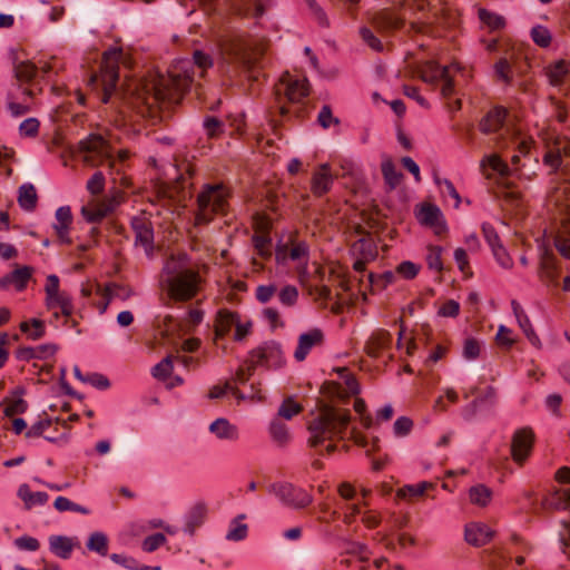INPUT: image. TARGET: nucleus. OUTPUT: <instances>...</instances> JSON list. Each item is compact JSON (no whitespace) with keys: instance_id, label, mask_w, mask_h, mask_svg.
I'll return each instance as SVG.
<instances>
[{"instance_id":"obj_62","label":"nucleus","mask_w":570,"mask_h":570,"mask_svg":"<svg viewBox=\"0 0 570 570\" xmlns=\"http://www.w3.org/2000/svg\"><path fill=\"white\" fill-rule=\"evenodd\" d=\"M493 256L500 266L503 268H511L513 266V261L510 255L507 253L502 245H498L492 248Z\"/></svg>"},{"instance_id":"obj_9","label":"nucleus","mask_w":570,"mask_h":570,"mask_svg":"<svg viewBox=\"0 0 570 570\" xmlns=\"http://www.w3.org/2000/svg\"><path fill=\"white\" fill-rule=\"evenodd\" d=\"M268 492L274 494L283 505L291 509H304L313 501L309 493L289 482H274L268 485Z\"/></svg>"},{"instance_id":"obj_51","label":"nucleus","mask_w":570,"mask_h":570,"mask_svg":"<svg viewBox=\"0 0 570 570\" xmlns=\"http://www.w3.org/2000/svg\"><path fill=\"white\" fill-rule=\"evenodd\" d=\"M166 542L167 539L163 533H155L145 538L141 543V548L145 552H154Z\"/></svg>"},{"instance_id":"obj_36","label":"nucleus","mask_w":570,"mask_h":570,"mask_svg":"<svg viewBox=\"0 0 570 570\" xmlns=\"http://www.w3.org/2000/svg\"><path fill=\"white\" fill-rule=\"evenodd\" d=\"M24 393V390L22 387H17L12 394V399H6V409L4 414L7 416H12L14 414H21L26 412L27 410V402L21 397V395Z\"/></svg>"},{"instance_id":"obj_39","label":"nucleus","mask_w":570,"mask_h":570,"mask_svg":"<svg viewBox=\"0 0 570 570\" xmlns=\"http://www.w3.org/2000/svg\"><path fill=\"white\" fill-rule=\"evenodd\" d=\"M492 497V491L484 484H476L469 490V499L471 503L479 507H485Z\"/></svg>"},{"instance_id":"obj_29","label":"nucleus","mask_w":570,"mask_h":570,"mask_svg":"<svg viewBox=\"0 0 570 570\" xmlns=\"http://www.w3.org/2000/svg\"><path fill=\"white\" fill-rule=\"evenodd\" d=\"M49 548L55 556L68 559L73 550V542L71 538L65 535H51L49 537Z\"/></svg>"},{"instance_id":"obj_22","label":"nucleus","mask_w":570,"mask_h":570,"mask_svg":"<svg viewBox=\"0 0 570 570\" xmlns=\"http://www.w3.org/2000/svg\"><path fill=\"white\" fill-rule=\"evenodd\" d=\"M53 229L62 243H70L69 228L72 223V214L69 206H61L55 214Z\"/></svg>"},{"instance_id":"obj_50","label":"nucleus","mask_w":570,"mask_h":570,"mask_svg":"<svg viewBox=\"0 0 570 570\" xmlns=\"http://www.w3.org/2000/svg\"><path fill=\"white\" fill-rule=\"evenodd\" d=\"M511 65L505 58L499 59L494 65V75L498 80L509 83L511 81Z\"/></svg>"},{"instance_id":"obj_42","label":"nucleus","mask_w":570,"mask_h":570,"mask_svg":"<svg viewBox=\"0 0 570 570\" xmlns=\"http://www.w3.org/2000/svg\"><path fill=\"white\" fill-rule=\"evenodd\" d=\"M244 514H239L235 518L229 525V529L226 533V539L228 541H242L247 537L248 528L245 523H240L239 519H244Z\"/></svg>"},{"instance_id":"obj_37","label":"nucleus","mask_w":570,"mask_h":570,"mask_svg":"<svg viewBox=\"0 0 570 570\" xmlns=\"http://www.w3.org/2000/svg\"><path fill=\"white\" fill-rule=\"evenodd\" d=\"M550 81L554 86L570 87V68L563 61L556 63L549 71Z\"/></svg>"},{"instance_id":"obj_34","label":"nucleus","mask_w":570,"mask_h":570,"mask_svg":"<svg viewBox=\"0 0 570 570\" xmlns=\"http://www.w3.org/2000/svg\"><path fill=\"white\" fill-rule=\"evenodd\" d=\"M253 245L255 247V250L257 255L262 259H269L273 254V245H272V238L269 235L265 232L255 233L253 235Z\"/></svg>"},{"instance_id":"obj_61","label":"nucleus","mask_w":570,"mask_h":570,"mask_svg":"<svg viewBox=\"0 0 570 570\" xmlns=\"http://www.w3.org/2000/svg\"><path fill=\"white\" fill-rule=\"evenodd\" d=\"M109 558L116 564H119L128 570H138L139 563L132 557H129L126 554L112 553V554H110Z\"/></svg>"},{"instance_id":"obj_15","label":"nucleus","mask_w":570,"mask_h":570,"mask_svg":"<svg viewBox=\"0 0 570 570\" xmlns=\"http://www.w3.org/2000/svg\"><path fill=\"white\" fill-rule=\"evenodd\" d=\"M32 272L33 269L29 266L16 268L0 278V288L8 289L13 287L18 292L23 291L32 276Z\"/></svg>"},{"instance_id":"obj_6","label":"nucleus","mask_w":570,"mask_h":570,"mask_svg":"<svg viewBox=\"0 0 570 570\" xmlns=\"http://www.w3.org/2000/svg\"><path fill=\"white\" fill-rule=\"evenodd\" d=\"M307 95L308 88L306 79H294L288 73L285 75L275 89L276 105L272 107V117H274L275 112L283 118L291 116L299 117L303 111L302 107H294L292 109L286 106L285 101L296 105L299 104Z\"/></svg>"},{"instance_id":"obj_55","label":"nucleus","mask_w":570,"mask_h":570,"mask_svg":"<svg viewBox=\"0 0 570 570\" xmlns=\"http://www.w3.org/2000/svg\"><path fill=\"white\" fill-rule=\"evenodd\" d=\"M14 547L22 551H37L40 548L38 539L30 535H22L14 539Z\"/></svg>"},{"instance_id":"obj_18","label":"nucleus","mask_w":570,"mask_h":570,"mask_svg":"<svg viewBox=\"0 0 570 570\" xmlns=\"http://www.w3.org/2000/svg\"><path fill=\"white\" fill-rule=\"evenodd\" d=\"M558 266L553 255L544 249L541 255V262L539 267L540 279L549 287L558 286Z\"/></svg>"},{"instance_id":"obj_14","label":"nucleus","mask_w":570,"mask_h":570,"mask_svg":"<svg viewBox=\"0 0 570 570\" xmlns=\"http://www.w3.org/2000/svg\"><path fill=\"white\" fill-rule=\"evenodd\" d=\"M533 439V432L529 428H522L514 432L511 442V456L519 465H522L529 458Z\"/></svg>"},{"instance_id":"obj_60","label":"nucleus","mask_w":570,"mask_h":570,"mask_svg":"<svg viewBox=\"0 0 570 570\" xmlns=\"http://www.w3.org/2000/svg\"><path fill=\"white\" fill-rule=\"evenodd\" d=\"M98 390H107L110 386V382L107 376L100 373H88L86 374V382Z\"/></svg>"},{"instance_id":"obj_30","label":"nucleus","mask_w":570,"mask_h":570,"mask_svg":"<svg viewBox=\"0 0 570 570\" xmlns=\"http://www.w3.org/2000/svg\"><path fill=\"white\" fill-rule=\"evenodd\" d=\"M18 497L23 501L26 509L42 505L48 501L46 492H32L28 484H21L18 489Z\"/></svg>"},{"instance_id":"obj_2","label":"nucleus","mask_w":570,"mask_h":570,"mask_svg":"<svg viewBox=\"0 0 570 570\" xmlns=\"http://www.w3.org/2000/svg\"><path fill=\"white\" fill-rule=\"evenodd\" d=\"M351 414L346 409L334 404H324L318 414L308 422V444L312 448L325 446L331 453L336 449V441L345 440L347 435L361 446H366V440L355 428L350 429Z\"/></svg>"},{"instance_id":"obj_45","label":"nucleus","mask_w":570,"mask_h":570,"mask_svg":"<svg viewBox=\"0 0 570 570\" xmlns=\"http://www.w3.org/2000/svg\"><path fill=\"white\" fill-rule=\"evenodd\" d=\"M53 507L60 512L72 511V512H78L81 514L90 513L89 509H87L86 507H82L78 503L72 502L71 500H69L66 497H58L53 502Z\"/></svg>"},{"instance_id":"obj_16","label":"nucleus","mask_w":570,"mask_h":570,"mask_svg":"<svg viewBox=\"0 0 570 570\" xmlns=\"http://www.w3.org/2000/svg\"><path fill=\"white\" fill-rule=\"evenodd\" d=\"M442 218L443 215L440 208L431 204L423 205L417 214L419 222L433 228L438 235L445 230V224Z\"/></svg>"},{"instance_id":"obj_32","label":"nucleus","mask_w":570,"mask_h":570,"mask_svg":"<svg viewBox=\"0 0 570 570\" xmlns=\"http://www.w3.org/2000/svg\"><path fill=\"white\" fill-rule=\"evenodd\" d=\"M37 190L30 183H26L19 187L18 203L24 210H33L37 206Z\"/></svg>"},{"instance_id":"obj_48","label":"nucleus","mask_w":570,"mask_h":570,"mask_svg":"<svg viewBox=\"0 0 570 570\" xmlns=\"http://www.w3.org/2000/svg\"><path fill=\"white\" fill-rule=\"evenodd\" d=\"M174 370L173 365V357L169 355L161 360L158 364H156L153 370V376L157 380H166L171 375V372Z\"/></svg>"},{"instance_id":"obj_58","label":"nucleus","mask_w":570,"mask_h":570,"mask_svg":"<svg viewBox=\"0 0 570 570\" xmlns=\"http://www.w3.org/2000/svg\"><path fill=\"white\" fill-rule=\"evenodd\" d=\"M361 38L363 41L373 50L382 51L383 45L381 40L371 31V29L363 27L360 30Z\"/></svg>"},{"instance_id":"obj_4","label":"nucleus","mask_w":570,"mask_h":570,"mask_svg":"<svg viewBox=\"0 0 570 570\" xmlns=\"http://www.w3.org/2000/svg\"><path fill=\"white\" fill-rule=\"evenodd\" d=\"M507 110L501 107L491 109L480 121V130L483 134H499L495 142L499 147L512 145L521 154L525 155L531 147L532 139L522 135L519 130L505 124Z\"/></svg>"},{"instance_id":"obj_49","label":"nucleus","mask_w":570,"mask_h":570,"mask_svg":"<svg viewBox=\"0 0 570 570\" xmlns=\"http://www.w3.org/2000/svg\"><path fill=\"white\" fill-rule=\"evenodd\" d=\"M382 174L390 187L394 188L400 183L401 174L396 170L391 159L382 163Z\"/></svg>"},{"instance_id":"obj_25","label":"nucleus","mask_w":570,"mask_h":570,"mask_svg":"<svg viewBox=\"0 0 570 570\" xmlns=\"http://www.w3.org/2000/svg\"><path fill=\"white\" fill-rule=\"evenodd\" d=\"M372 23L380 31H390L401 28L404 21L390 9H383L373 14Z\"/></svg>"},{"instance_id":"obj_11","label":"nucleus","mask_w":570,"mask_h":570,"mask_svg":"<svg viewBox=\"0 0 570 570\" xmlns=\"http://www.w3.org/2000/svg\"><path fill=\"white\" fill-rule=\"evenodd\" d=\"M131 228L135 233V245L141 246L148 257H153L155 243H154V228L150 217L146 213H140L131 218Z\"/></svg>"},{"instance_id":"obj_12","label":"nucleus","mask_w":570,"mask_h":570,"mask_svg":"<svg viewBox=\"0 0 570 570\" xmlns=\"http://www.w3.org/2000/svg\"><path fill=\"white\" fill-rule=\"evenodd\" d=\"M258 52L244 40L233 41L225 50V60L242 68L250 69L257 62Z\"/></svg>"},{"instance_id":"obj_7","label":"nucleus","mask_w":570,"mask_h":570,"mask_svg":"<svg viewBox=\"0 0 570 570\" xmlns=\"http://www.w3.org/2000/svg\"><path fill=\"white\" fill-rule=\"evenodd\" d=\"M122 56V51L120 49H110L104 53L102 63H101V73L100 76L92 75L90 78V83L95 85L100 81L101 85V101L107 104L112 94H118L117 82L119 77V68L118 63Z\"/></svg>"},{"instance_id":"obj_26","label":"nucleus","mask_w":570,"mask_h":570,"mask_svg":"<svg viewBox=\"0 0 570 570\" xmlns=\"http://www.w3.org/2000/svg\"><path fill=\"white\" fill-rule=\"evenodd\" d=\"M511 306L513 314L518 321V324L525 334V336L528 337V340L531 342L532 345L539 346L540 340L538 335L534 333L531 322L525 312L523 311V308L521 307V305L517 301H512Z\"/></svg>"},{"instance_id":"obj_41","label":"nucleus","mask_w":570,"mask_h":570,"mask_svg":"<svg viewBox=\"0 0 570 570\" xmlns=\"http://www.w3.org/2000/svg\"><path fill=\"white\" fill-rule=\"evenodd\" d=\"M490 167L493 171L498 173L501 177L511 175V169L498 155L485 156L481 161V167Z\"/></svg>"},{"instance_id":"obj_64","label":"nucleus","mask_w":570,"mask_h":570,"mask_svg":"<svg viewBox=\"0 0 570 570\" xmlns=\"http://www.w3.org/2000/svg\"><path fill=\"white\" fill-rule=\"evenodd\" d=\"M39 130V121L36 118H28L19 126V131L22 136L32 137Z\"/></svg>"},{"instance_id":"obj_38","label":"nucleus","mask_w":570,"mask_h":570,"mask_svg":"<svg viewBox=\"0 0 570 570\" xmlns=\"http://www.w3.org/2000/svg\"><path fill=\"white\" fill-rule=\"evenodd\" d=\"M391 342V336L386 332L373 335L366 344V352L370 356L376 357L381 350L385 348Z\"/></svg>"},{"instance_id":"obj_17","label":"nucleus","mask_w":570,"mask_h":570,"mask_svg":"<svg viewBox=\"0 0 570 570\" xmlns=\"http://www.w3.org/2000/svg\"><path fill=\"white\" fill-rule=\"evenodd\" d=\"M493 537V531L484 523L471 522L465 525L464 539L474 547L487 544Z\"/></svg>"},{"instance_id":"obj_35","label":"nucleus","mask_w":570,"mask_h":570,"mask_svg":"<svg viewBox=\"0 0 570 570\" xmlns=\"http://www.w3.org/2000/svg\"><path fill=\"white\" fill-rule=\"evenodd\" d=\"M86 547L89 551L96 552L99 556H107L109 548V540L107 534L101 531H95L88 537Z\"/></svg>"},{"instance_id":"obj_10","label":"nucleus","mask_w":570,"mask_h":570,"mask_svg":"<svg viewBox=\"0 0 570 570\" xmlns=\"http://www.w3.org/2000/svg\"><path fill=\"white\" fill-rule=\"evenodd\" d=\"M451 68L459 70V67H441L435 62H425L421 68V78L429 83L442 81L441 94L443 97H450L454 92L453 81L450 73Z\"/></svg>"},{"instance_id":"obj_21","label":"nucleus","mask_w":570,"mask_h":570,"mask_svg":"<svg viewBox=\"0 0 570 570\" xmlns=\"http://www.w3.org/2000/svg\"><path fill=\"white\" fill-rule=\"evenodd\" d=\"M333 184V175L328 164H322L313 174L311 189L317 197L328 193Z\"/></svg>"},{"instance_id":"obj_27","label":"nucleus","mask_w":570,"mask_h":570,"mask_svg":"<svg viewBox=\"0 0 570 570\" xmlns=\"http://www.w3.org/2000/svg\"><path fill=\"white\" fill-rule=\"evenodd\" d=\"M269 435L278 448H285L291 442L288 426L279 419L274 417L269 423Z\"/></svg>"},{"instance_id":"obj_31","label":"nucleus","mask_w":570,"mask_h":570,"mask_svg":"<svg viewBox=\"0 0 570 570\" xmlns=\"http://www.w3.org/2000/svg\"><path fill=\"white\" fill-rule=\"evenodd\" d=\"M543 508L553 510L570 509V489L556 490L542 502Z\"/></svg>"},{"instance_id":"obj_24","label":"nucleus","mask_w":570,"mask_h":570,"mask_svg":"<svg viewBox=\"0 0 570 570\" xmlns=\"http://www.w3.org/2000/svg\"><path fill=\"white\" fill-rule=\"evenodd\" d=\"M207 508L205 503L198 502L194 504L185 515L184 531L193 535L197 528H199L206 518Z\"/></svg>"},{"instance_id":"obj_33","label":"nucleus","mask_w":570,"mask_h":570,"mask_svg":"<svg viewBox=\"0 0 570 570\" xmlns=\"http://www.w3.org/2000/svg\"><path fill=\"white\" fill-rule=\"evenodd\" d=\"M338 374L342 380V384L336 389L340 396L355 395L360 392L356 379L346 368H340Z\"/></svg>"},{"instance_id":"obj_19","label":"nucleus","mask_w":570,"mask_h":570,"mask_svg":"<svg viewBox=\"0 0 570 570\" xmlns=\"http://www.w3.org/2000/svg\"><path fill=\"white\" fill-rule=\"evenodd\" d=\"M323 333L318 328H314L307 333H303L298 337V344L294 352L296 361L302 362L306 358L309 351L323 342Z\"/></svg>"},{"instance_id":"obj_5","label":"nucleus","mask_w":570,"mask_h":570,"mask_svg":"<svg viewBox=\"0 0 570 570\" xmlns=\"http://www.w3.org/2000/svg\"><path fill=\"white\" fill-rule=\"evenodd\" d=\"M229 189L224 184H205L197 195L196 225L210 223L216 215L228 210Z\"/></svg>"},{"instance_id":"obj_13","label":"nucleus","mask_w":570,"mask_h":570,"mask_svg":"<svg viewBox=\"0 0 570 570\" xmlns=\"http://www.w3.org/2000/svg\"><path fill=\"white\" fill-rule=\"evenodd\" d=\"M248 358L250 360L249 368H256L257 366L276 367L283 363V352L278 344L272 342L254 350Z\"/></svg>"},{"instance_id":"obj_8","label":"nucleus","mask_w":570,"mask_h":570,"mask_svg":"<svg viewBox=\"0 0 570 570\" xmlns=\"http://www.w3.org/2000/svg\"><path fill=\"white\" fill-rule=\"evenodd\" d=\"M309 258V246L305 240L299 239L295 234H288L287 239H279L275 247V259L284 265L288 261L296 262L306 273V265Z\"/></svg>"},{"instance_id":"obj_40","label":"nucleus","mask_w":570,"mask_h":570,"mask_svg":"<svg viewBox=\"0 0 570 570\" xmlns=\"http://www.w3.org/2000/svg\"><path fill=\"white\" fill-rule=\"evenodd\" d=\"M510 540L513 548L502 554V559L505 561L511 560L514 553L523 556V553H528L532 550L531 544L517 533H513Z\"/></svg>"},{"instance_id":"obj_59","label":"nucleus","mask_w":570,"mask_h":570,"mask_svg":"<svg viewBox=\"0 0 570 570\" xmlns=\"http://www.w3.org/2000/svg\"><path fill=\"white\" fill-rule=\"evenodd\" d=\"M480 19L487 23L492 29H500L504 24V20L502 17L491 13L484 9L479 11Z\"/></svg>"},{"instance_id":"obj_23","label":"nucleus","mask_w":570,"mask_h":570,"mask_svg":"<svg viewBox=\"0 0 570 570\" xmlns=\"http://www.w3.org/2000/svg\"><path fill=\"white\" fill-rule=\"evenodd\" d=\"M237 318L238 314L227 309H220L217 313L215 321V344H218V341L227 335L233 327H235Z\"/></svg>"},{"instance_id":"obj_28","label":"nucleus","mask_w":570,"mask_h":570,"mask_svg":"<svg viewBox=\"0 0 570 570\" xmlns=\"http://www.w3.org/2000/svg\"><path fill=\"white\" fill-rule=\"evenodd\" d=\"M46 306L48 309L59 307L61 314L65 316H70L73 312L71 297L66 292L61 291L46 297Z\"/></svg>"},{"instance_id":"obj_3","label":"nucleus","mask_w":570,"mask_h":570,"mask_svg":"<svg viewBox=\"0 0 570 570\" xmlns=\"http://www.w3.org/2000/svg\"><path fill=\"white\" fill-rule=\"evenodd\" d=\"M199 284L200 276L187 254H173L165 261L159 285L169 301L187 302L194 298Z\"/></svg>"},{"instance_id":"obj_1","label":"nucleus","mask_w":570,"mask_h":570,"mask_svg":"<svg viewBox=\"0 0 570 570\" xmlns=\"http://www.w3.org/2000/svg\"><path fill=\"white\" fill-rule=\"evenodd\" d=\"M212 67V57L202 50H195L193 59L177 60L167 76L154 75L148 79L129 81L122 99L139 116L150 119L155 125L167 116L163 106L177 104L180 95Z\"/></svg>"},{"instance_id":"obj_20","label":"nucleus","mask_w":570,"mask_h":570,"mask_svg":"<svg viewBox=\"0 0 570 570\" xmlns=\"http://www.w3.org/2000/svg\"><path fill=\"white\" fill-rule=\"evenodd\" d=\"M208 430L220 441L236 442L239 440V429L225 417L213 421Z\"/></svg>"},{"instance_id":"obj_47","label":"nucleus","mask_w":570,"mask_h":570,"mask_svg":"<svg viewBox=\"0 0 570 570\" xmlns=\"http://www.w3.org/2000/svg\"><path fill=\"white\" fill-rule=\"evenodd\" d=\"M431 488H433V483L426 482V481L420 482L417 484H409V485H405L402 489H400L397 491V495L400 498L419 497V495H423L425 493V491Z\"/></svg>"},{"instance_id":"obj_52","label":"nucleus","mask_w":570,"mask_h":570,"mask_svg":"<svg viewBox=\"0 0 570 570\" xmlns=\"http://www.w3.org/2000/svg\"><path fill=\"white\" fill-rule=\"evenodd\" d=\"M298 298V291L293 285L284 286L278 293L279 302L285 306H293Z\"/></svg>"},{"instance_id":"obj_57","label":"nucleus","mask_w":570,"mask_h":570,"mask_svg":"<svg viewBox=\"0 0 570 570\" xmlns=\"http://www.w3.org/2000/svg\"><path fill=\"white\" fill-rule=\"evenodd\" d=\"M441 254H442V248L440 246H431L429 248L426 262L431 269H434L438 272L442 271L443 266H442V261H441Z\"/></svg>"},{"instance_id":"obj_46","label":"nucleus","mask_w":570,"mask_h":570,"mask_svg":"<svg viewBox=\"0 0 570 570\" xmlns=\"http://www.w3.org/2000/svg\"><path fill=\"white\" fill-rule=\"evenodd\" d=\"M37 67L31 62H20L16 66V77L21 82H30L37 75Z\"/></svg>"},{"instance_id":"obj_44","label":"nucleus","mask_w":570,"mask_h":570,"mask_svg":"<svg viewBox=\"0 0 570 570\" xmlns=\"http://www.w3.org/2000/svg\"><path fill=\"white\" fill-rule=\"evenodd\" d=\"M303 407L298 403H296L292 397H287L278 407L276 417H279L281 420H291L292 417L301 413Z\"/></svg>"},{"instance_id":"obj_63","label":"nucleus","mask_w":570,"mask_h":570,"mask_svg":"<svg viewBox=\"0 0 570 570\" xmlns=\"http://www.w3.org/2000/svg\"><path fill=\"white\" fill-rule=\"evenodd\" d=\"M480 354V343L474 338H466L463 345V357L475 360Z\"/></svg>"},{"instance_id":"obj_43","label":"nucleus","mask_w":570,"mask_h":570,"mask_svg":"<svg viewBox=\"0 0 570 570\" xmlns=\"http://www.w3.org/2000/svg\"><path fill=\"white\" fill-rule=\"evenodd\" d=\"M21 332L28 334L32 340H39L45 335L43 322L38 318H32L31 322H22L20 324Z\"/></svg>"},{"instance_id":"obj_56","label":"nucleus","mask_w":570,"mask_h":570,"mask_svg":"<svg viewBox=\"0 0 570 570\" xmlns=\"http://www.w3.org/2000/svg\"><path fill=\"white\" fill-rule=\"evenodd\" d=\"M317 121L325 129L330 128L331 125L340 124L338 118L333 116L332 109L327 105L323 106L322 109L320 110Z\"/></svg>"},{"instance_id":"obj_53","label":"nucleus","mask_w":570,"mask_h":570,"mask_svg":"<svg viewBox=\"0 0 570 570\" xmlns=\"http://www.w3.org/2000/svg\"><path fill=\"white\" fill-rule=\"evenodd\" d=\"M531 38L538 46L543 48L548 47L551 42L550 31L542 26H537L532 28Z\"/></svg>"},{"instance_id":"obj_54","label":"nucleus","mask_w":570,"mask_h":570,"mask_svg":"<svg viewBox=\"0 0 570 570\" xmlns=\"http://www.w3.org/2000/svg\"><path fill=\"white\" fill-rule=\"evenodd\" d=\"M413 422L406 416H400L393 424V433L396 438H403L410 434Z\"/></svg>"}]
</instances>
